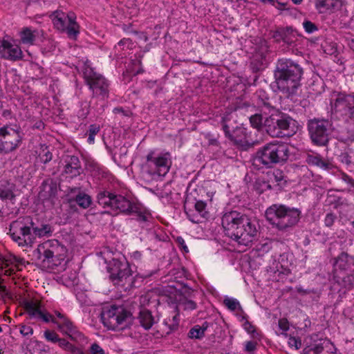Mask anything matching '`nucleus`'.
Segmentation results:
<instances>
[{"label":"nucleus","mask_w":354,"mask_h":354,"mask_svg":"<svg viewBox=\"0 0 354 354\" xmlns=\"http://www.w3.org/2000/svg\"><path fill=\"white\" fill-rule=\"evenodd\" d=\"M24 307L30 319L42 320L46 323L53 322L60 332L75 342H81L84 339V335L78 330L69 318L58 311L55 312L56 317H54L42 308L39 300L27 301L24 304Z\"/></svg>","instance_id":"nucleus-1"},{"label":"nucleus","mask_w":354,"mask_h":354,"mask_svg":"<svg viewBox=\"0 0 354 354\" xmlns=\"http://www.w3.org/2000/svg\"><path fill=\"white\" fill-rule=\"evenodd\" d=\"M96 199L100 206L109 208L116 214H135L140 222H147L151 218V214L142 205L131 202L122 195L115 194L106 189H100Z\"/></svg>","instance_id":"nucleus-2"},{"label":"nucleus","mask_w":354,"mask_h":354,"mask_svg":"<svg viewBox=\"0 0 354 354\" xmlns=\"http://www.w3.org/2000/svg\"><path fill=\"white\" fill-rule=\"evenodd\" d=\"M225 234L239 245L247 246L257 234L256 226L250 219L236 211L225 213L221 218Z\"/></svg>","instance_id":"nucleus-3"},{"label":"nucleus","mask_w":354,"mask_h":354,"mask_svg":"<svg viewBox=\"0 0 354 354\" xmlns=\"http://www.w3.org/2000/svg\"><path fill=\"white\" fill-rule=\"evenodd\" d=\"M302 74L303 69L298 64L290 59H279L274 71L275 81L270 87L274 92L281 90L293 95L300 85Z\"/></svg>","instance_id":"nucleus-4"},{"label":"nucleus","mask_w":354,"mask_h":354,"mask_svg":"<svg viewBox=\"0 0 354 354\" xmlns=\"http://www.w3.org/2000/svg\"><path fill=\"white\" fill-rule=\"evenodd\" d=\"M296 124L290 116L267 104V133L270 136L290 137L296 133Z\"/></svg>","instance_id":"nucleus-5"},{"label":"nucleus","mask_w":354,"mask_h":354,"mask_svg":"<svg viewBox=\"0 0 354 354\" xmlns=\"http://www.w3.org/2000/svg\"><path fill=\"white\" fill-rule=\"evenodd\" d=\"M66 248L56 239L48 240L37 246L35 257L44 267L53 268L61 263L66 257Z\"/></svg>","instance_id":"nucleus-6"},{"label":"nucleus","mask_w":354,"mask_h":354,"mask_svg":"<svg viewBox=\"0 0 354 354\" xmlns=\"http://www.w3.org/2000/svg\"><path fill=\"white\" fill-rule=\"evenodd\" d=\"M82 71L85 82L92 92V97L99 100L106 99L109 94V81L95 71L88 62L84 64Z\"/></svg>","instance_id":"nucleus-7"},{"label":"nucleus","mask_w":354,"mask_h":354,"mask_svg":"<svg viewBox=\"0 0 354 354\" xmlns=\"http://www.w3.org/2000/svg\"><path fill=\"white\" fill-rule=\"evenodd\" d=\"M34 225L30 216L19 217L10 223L9 234L19 246L31 245L34 240L31 233Z\"/></svg>","instance_id":"nucleus-8"},{"label":"nucleus","mask_w":354,"mask_h":354,"mask_svg":"<svg viewBox=\"0 0 354 354\" xmlns=\"http://www.w3.org/2000/svg\"><path fill=\"white\" fill-rule=\"evenodd\" d=\"M51 19L57 30L66 33L70 39H77L80 34V26L73 12L66 13L56 10L51 15Z\"/></svg>","instance_id":"nucleus-9"},{"label":"nucleus","mask_w":354,"mask_h":354,"mask_svg":"<svg viewBox=\"0 0 354 354\" xmlns=\"http://www.w3.org/2000/svg\"><path fill=\"white\" fill-rule=\"evenodd\" d=\"M131 313L122 306L113 305L104 309L102 313L104 325L109 329L121 330L127 324Z\"/></svg>","instance_id":"nucleus-10"},{"label":"nucleus","mask_w":354,"mask_h":354,"mask_svg":"<svg viewBox=\"0 0 354 354\" xmlns=\"http://www.w3.org/2000/svg\"><path fill=\"white\" fill-rule=\"evenodd\" d=\"M331 123L328 120L314 118L309 120L307 128L313 143L317 146H326L331 133Z\"/></svg>","instance_id":"nucleus-11"},{"label":"nucleus","mask_w":354,"mask_h":354,"mask_svg":"<svg viewBox=\"0 0 354 354\" xmlns=\"http://www.w3.org/2000/svg\"><path fill=\"white\" fill-rule=\"evenodd\" d=\"M22 136L19 129L8 126L0 128V153L8 154L16 150L21 145Z\"/></svg>","instance_id":"nucleus-12"},{"label":"nucleus","mask_w":354,"mask_h":354,"mask_svg":"<svg viewBox=\"0 0 354 354\" xmlns=\"http://www.w3.org/2000/svg\"><path fill=\"white\" fill-rule=\"evenodd\" d=\"M333 344L326 339H319L317 335H310L306 339V346L302 354H334Z\"/></svg>","instance_id":"nucleus-13"},{"label":"nucleus","mask_w":354,"mask_h":354,"mask_svg":"<svg viewBox=\"0 0 354 354\" xmlns=\"http://www.w3.org/2000/svg\"><path fill=\"white\" fill-rule=\"evenodd\" d=\"M110 279L115 285L128 287L131 286L133 277L132 272L127 263L116 261L111 268Z\"/></svg>","instance_id":"nucleus-14"},{"label":"nucleus","mask_w":354,"mask_h":354,"mask_svg":"<svg viewBox=\"0 0 354 354\" xmlns=\"http://www.w3.org/2000/svg\"><path fill=\"white\" fill-rule=\"evenodd\" d=\"M146 158L148 166L153 169V173L164 176L169 171L171 165L169 153H156L155 151H150Z\"/></svg>","instance_id":"nucleus-15"},{"label":"nucleus","mask_w":354,"mask_h":354,"mask_svg":"<svg viewBox=\"0 0 354 354\" xmlns=\"http://www.w3.org/2000/svg\"><path fill=\"white\" fill-rule=\"evenodd\" d=\"M336 113L344 118L345 120L354 123V96L339 93L334 103Z\"/></svg>","instance_id":"nucleus-16"},{"label":"nucleus","mask_w":354,"mask_h":354,"mask_svg":"<svg viewBox=\"0 0 354 354\" xmlns=\"http://www.w3.org/2000/svg\"><path fill=\"white\" fill-rule=\"evenodd\" d=\"M268 158L272 163H279L286 161L288 157V146L286 143L274 140L267 142Z\"/></svg>","instance_id":"nucleus-17"},{"label":"nucleus","mask_w":354,"mask_h":354,"mask_svg":"<svg viewBox=\"0 0 354 354\" xmlns=\"http://www.w3.org/2000/svg\"><path fill=\"white\" fill-rule=\"evenodd\" d=\"M300 214L298 209L287 207L281 220L274 222V226L279 230H286L298 223Z\"/></svg>","instance_id":"nucleus-18"},{"label":"nucleus","mask_w":354,"mask_h":354,"mask_svg":"<svg viewBox=\"0 0 354 354\" xmlns=\"http://www.w3.org/2000/svg\"><path fill=\"white\" fill-rule=\"evenodd\" d=\"M334 267V277L337 273L342 274L347 272H354V257L342 252L335 259Z\"/></svg>","instance_id":"nucleus-19"},{"label":"nucleus","mask_w":354,"mask_h":354,"mask_svg":"<svg viewBox=\"0 0 354 354\" xmlns=\"http://www.w3.org/2000/svg\"><path fill=\"white\" fill-rule=\"evenodd\" d=\"M0 55L4 59L15 61L22 57V51L18 45L2 39L0 41Z\"/></svg>","instance_id":"nucleus-20"},{"label":"nucleus","mask_w":354,"mask_h":354,"mask_svg":"<svg viewBox=\"0 0 354 354\" xmlns=\"http://www.w3.org/2000/svg\"><path fill=\"white\" fill-rule=\"evenodd\" d=\"M58 187L56 181L53 179H46L43 181L39 193V198L42 201L53 199L57 193Z\"/></svg>","instance_id":"nucleus-21"},{"label":"nucleus","mask_w":354,"mask_h":354,"mask_svg":"<svg viewBox=\"0 0 354 354\" xmlns=\"http://www.w3.org/2000/svg\"><path fill=\"white\" fill-rule=\"evenodd\" d=\"M346 4V0H317L315 6L319 12L322 13V8L335 12L341 10Z\"/></svg>","instance_id":"nucleus-22"},{"label":"nucleus","mask_w":354,"mask_h":354,"mask_svg":"<svg viewBox=\"0 0 354 354\" xmlns=\"http://www.w3.org/2000/svg\"><path fill=\"white\" fill-rule=\"evenodd\" d=\"M64 172L70 177H76L82 173V167L78 157L75 156H68L65 160Z\"/></svg>","instance_id":"nucleus-23"},{"label":"nucleus","mask_w":354,"mask_h":354,"mask_svg":"<svg viewBox=\"0 0 354 354\" xmlns=\"http://www.w3.org/2000/svg\"><path fill=\"white\" fill-rule=\"evenodd\" d=\"M229 138L236 145L244 148L252 147L259 143V142H250L246 136L245 129L242 128L237 129L232 135H229Z\"/></svg>","instance_id":"nucleus-24"},{"label":"nucleus","mask_w":354,"mask_h":354,"mask_svg":"<svg viewBox=\"0 0 354 354\" xmlns=\"http://www.w3.org/2000/svg\"><path fill=\"white\" fill-rule=\"evenodd\" d=\"M287 207L283 205L274 204L267 208V221L274 226V222L281 220Z\"/></svg>","instance_id":"nucleus-25"},{"label":"nucleus","mask_w":354,"mask_h":354,"mask_svg":"<svg viewBox=\"0 0 354 354\" xmlns=\"http://www.w3.org/2000/svg\"><path fill=\"white\" fill-rule=\"evenodd\" d=\"M138 320L142 327L145 330H149L154 324V317L151 315V311L147 309L140 310L138 316Z\"/></svg>","instance_id":"nucleus-26"},{"label":"nucleus","mask_w":354,"mask_h":354,"mask_svg":"<svg viewBox=\"0 0 354 354\" xmlns=\"http://www.w3.org/2000/svg\"><path fill=\"white\" fill-rule=\"evenodd\" d=\"M207 204L203 201H197L195 203V209L198 213V215H194L192 216L187 213L189 219L194 223H198L201 222V218H205L207 212L206 210Z\"/></svg>","instance_id":"nucleus-27"},{"label":"nucleus","mask_w":354,"mask_h":354,"mask_svg":"<svg viewBox=\"0 0 354 354\" xmlns=\"http://www.w3.org/2000/svg\"><path fill=\"white\" fill-rule=\"evenodd\" d=\"M306 162L310 165H315L326 170L332 168V164L324 160L320 156L308 154Z\"/></svg>","instance_id":"nucleus-28"},{"label":"nucleus","mask_w":354,"mask_h":354,"mask_svg":"<svg viewBox=\"0 0 354 354\" xmlns=\"http://www.w3.org/2000/svg\"><path fill=\"white\" fill-rule=\"evenodd\" d=\"M335 278L338 283L342 285L346 288H351L354 286V272H345L342 274L337 273Z\"/></svg>","instance_id":"nucleus-29"},{"label":"nucleus","mask_w":354,"mask_h":354,"mask_svg":"<svg viewBox=\"0 0 354 354\" xmlns=\"http://www.w3.org/2000/svg\"><path fill=\"white\" fill-rule=\"evenodd\" d=\"M15 185L13 183L6 182V184H2L0 186V199L12 200L15 196Z\"/></svg>","instance_id":"nucleus-30"},{"label":"nucleus","mask_w":354,"mask_h":354,"mask_svg":"<svg viewBox=\"0 0 354 354\" xmlns=\"http://www.w3.org/2000/svg\"><path fill=\"white\" fill-rule=\"evenodd\" d=\"M266 146L261 148L257 153L252 160V167L254 169H263L266 165V160L264 159Z\"/></svg>","instance_id":"nucleus-31"},{"label":"nucleus","mask_w":354,"mask_h":354,"mask_svg":"<svg viewBox=\"0 0 354 354\" xmlns=\"http://www.w3.org/2000/svg\"><path fill=\"white\" fill-rule=\"evenodd\" d=\"M21 41L24 44H33L36 35L29 28H24L19 33Z\"/></svg>","instance_id":"nucleus-32"},{"label":"nucleus","mask_w":354,"mask_h":354,"mask_svg":"<svg viewBox=\"0 0 354 354\" xmlns=\"http://www.w3.org/2000/svg\"><path fill=\"white\" fill-rule=\"evenodd\" d=\"M208 324L207 322H204L202 326L196 325L190 329L188 336L192 339H201L204 336Z\"/></svg>","instance_id":"nucleus-33"},{"label":"nucleus","mask_w":354,"mask_h":354,"mask_svg":"<svg viewBox=\"0 0 354 354\" xmlns=\"http://www.w3.org/2000/svg\"><path fill=\"white\" fill-rule=\"evenodd\" d=\"M32 230L33 234L39 237L50 236L53 233V227L48 224H42L39 227H35L34 225Z\"/></svg>","instance_id":"nucleus-34"},{"label":"nucleus","mask_w":354,"mask_h":354,"mask_svg":"<svg viewBox=\"0 0 354 354\" xmlns=\"http://www.w3.org/2000/svg\"><path fill=\"white\" fill-rule=\"evenodd\" d=\"M75 201L80 207L86 209L91 205L92 198L88 194L84 192H80L76 195Z\"/></svg>","instance_id":"nucleus-35"},{"label":"nucleus","mask_w":354,"mask_h":354,"mask_svg":"<svg viewBox=\"0 0 354 354\" xmlns=\"http://www.w3.org/2000/svg\"><path fill=\"white\" fill-rule=\"evenodd\" d=\"M87 169L94 176H100L104 172L103 167L94 161L88 162Z\"/></svg>","instance_id":"nucleus-36"},{"label":"nucleus","mask_w":354,"mask_h":354,"mask_svg":"<svg viewBox=\"0 0 354 354\" xmlns=\"http://www.w3.org/2000/svg\"><path fill=\"white\" fill-rule=\"evenodd\" d=\"M223 303L231 310H235L238 308L241 309L239 301L236 299L227 297L224 299Z\"/></svg>","instance_id":"nucleus-37"},{"label":"nucleus","mask_w":354,"mask_h":354,"mask_svg":"<svg viewBox=\"0 0 354 354\" xmlns=\"http://www.w3.org/2000/svg\"><path fill=\"white\" fill-rule=\"evenodd\" d=\"M100 127L96 124H91L88 127V142L89 144H93L95 140V135L99 132Z\"/></svg>","instance_id":"nucleus-38"},{"label":"nucleus","mask_w":354,"mask_h":354,"mask_svg":"<svg viewBox=\"0 0 354 354\" xmlns=\"http://www.w3.org/2000/svg\"><path fill=\"white\" fill-rule=\"evenodd\" d=\"M239 319L240 322H243L242 326L248 333L252 334L255 331L254 326L248 321L246 315H240Z\"/></svg>","instance_id":"nucleus-39"},{"label":"nucleus","mask_w":354,"mask_h":354,"mask_svg":"<svg viewBox=\"0 0 354 354\" xmlns=\"http://www.w3.org/2000/svg\"><path fill=\"white\" fill-rule=\"evenodd\" d=\"M178 322H179L178 315L175 314V315H172L171 319L170 317H168L167 319H166L165 320V324L166 325H167L168 327L171 330H174L178 326Z\"/></svg>","instance_id":"nucleus-40"},{"label":"nucleus","mask_w":354,"mask_h":354,"mask_svg":"<svg viewBox=\"0 0 354 354\" xmlns=\"http://www.w3.org/2000/svg\"><path fill=\"white\" fill-rule=\"evenodd\" d=\"M250 122L254 128L259 130L262 124V115L260 114H255L252 115L250 118Z\"/></svg>","instance_id":"nucleus-41"},{"label":"nucleus","mask_w":354,"mask_h":354,"mask_svg":"<svg viewBox=\"0 0 354 354\" xmlns=\"http://www.w3.org/2000/svg\"><path fill=\"white\" fill-rule=\"evenodd\" d=\"M180 306H181L185 310H193L196 308L197 304L192 300L184 299L182 300L180 304Z\"/></svg>","instance_id":"nucleus-42"},{"label":"nucleus","mask_w":354,"mask_h":354,"mask_svg":"<svg viewBox=\"0 0 354 354\" xmlns=\"http://www.w3.org/2000/svg\"><path fill=\"white\" fill-rule=\"evenodd\" d=\"M288 343L290 347L295 348L296 350H298L301 347V341L299 337L290 336L288 338Z\"/></svg>","instance_id":"nucleus-43"},{"label":"nucleus","mask_w":354,"mask_h":354,"mask_svg":"<svg viewBox=\"0 0 354 354\" xmlns=\"http://www.w3.org/2000/svg\"><path fill=\"white\" fill-rule=\"evenodd\" d=\"M46 339L51 342L56 343L59 340V335L54 331L46 330L44 332Z\"/></svg>","instance_id":"nucleus-44"},{"label":"nucleus","mask_w":354,"mask_h":354,"mask_svg":"<svg viewBox=\"0 0 354 354\" xmlns=\"http://www.w3.org/2000/svg\"><path fill=\"white\" fill-rule=\"evenodd\" d=\"M349 151H344V152H342L339 156V160L341 162L346 165H349L351 164L352 162V158H351V156H350L349 154Z\"/></svg>","instance_id":"nucleus-45"},{"label":"nucleus","mask_w":354,"mask_h":354,"mask_svg":"<svg viewBox=\"0 0 354 354\" xmlns=\"http://www.w3.org/2000/svg\"><path fill=\"white\" fill-rule=\"evenodd\" d=\"M303 26L308 33H312L318 30L317 26L310 21H305L303 23Z\"/></svg>","instance_id":"nucleus-46"},{"label":"nucleus","mask_w":354,"mask_h":354,"mask_svg":"<svg viewBox=\"0 0 354 354\" xmlns=\"http://www.w3.org/2000/svg\"><path fill=\"white\" fill-rule=\"evenodd\" d=\"M279 327L281 330V334H285L289 329L290 324L287 319L282 318L279 320Z\"/></svg>","instance_id":"nucleus-47"},{"label":"nucleus","mask_w":354,"mask_h":354,"mask_svg":"<svg viewBox=\"0 0 354 354\" xmlns=\"http://www.w3.org/2000/svg\"><path fill=\"white\" fill-rule=\"evenodd\" d=\"M336 218V216L333 213L327 214L324 219L325 225L327 227H331L333 225Z\"/></svg>","instance_id":"nucleus-48"},{"label":"nucleus","mask_w":354,"mask_h":354,"mask_svg":"<svg viewBox=\"0 0 354 354\" xmlns=\"http://www.w3.org/2000/svg\"><path fill=\"white\" fill-rule=\"evenodd\" d=\"M64 350L69 351L73 354H83L82 351L80 348L75 347L70 342H68L66 344V346L64 348Z\"/></svg>","instance_id":"nucleus-49"},{"label":"nucleus","mask_w":354,"mask_h":354,"mask_svg":"<svg viewBox=\"0 0 354 354\" xmlns=\"http://www.w3.org/2000/svg\"><path fill=\"white\" fill-rule=\"evenodd\" d=\"M90 351L92 354H105L104 351L96 343L91 346Z\"/></svg>","instance_id":"nucleus-50"},{"label":"nucleus","mask_w":354,"mask_h":354,"mask_svg":"<svg viewBox=\"0 0 354 354\" xmlns=\"http://www.w3.org/2000/svg\"><path fill=\"white\" fill-rule=\"evenodd\" d=\"M33 333L32 328L29 326L23 325L20 327V333L24 336L32 335Z\"/></svg>","instance_id":"nucleus-51"},{"label":"nucleus","mask_w":354,"mask_h":354,"mask_svg":"<svg viewBox=\"0 0 354 354\" xmlns=\"http://www.w3.org/2000/svg\"><path fill=\"white\" fill-rule=\"evenodd\" d=\"M267 1H269L270 3L272 4V6H275L279 10H282L288 9V8H286L287 3H279L275 0H267Z\"/></svg>","instance_id":"nucleus-52"},{"label":"nucleus","mask_w":354,"mask_h":354,"mask_svg":"<svg viewBox=\"0 0 354 354\" xmlns=\"http://www.w3.org/2000/svg\"><path fill=\"white\" fill-rule=\"evenodd\" d=\"M267 174H268L270 180H272V178H274L277 182H279V181H281V180H283V176L281 174V172L279 171H277V174H275V173L270 174V172H268Z\"/></svg>","instance_id":"nucleus-53"},{"label":"nucleus","mask_w":354,"mask_h":354,"mask_svg":"<svg viewBox=\"0 0 354 354\" xmlns=\"http://www.w3.org/2000/svg\"><path fill=\"white\" fill-rule=\"evenodd\" d=\"M40 160L43 163L46 164L52 160V153L49 151H47L43 155L40 156Z\"/></svg>","instance_id":"nucleus-54"},{"label":"nucleus","mask_w":354,"mask_h":354,"mask_svg":"<svg viewBox=\"0 0 354 354\" xmlns=\"http://www.w3.org/2000/svg\"><path fill=\"white\" fill-rule=\"evenodd\" d=\"M176 242L185 252H189L188 248L185 244V241L182 237H177Z\"/></svg>","instance_id":"nucleus-55"},{"label":"nucleus","mask_w":354,"mask_h":354,"mask_svg":"<svg viewBox=\"0 0 354 354\" xmlns=\"http://www.w3.org/2000/svg\"><path fill=\"white\" fill-rule=\"evenodd\" d=\"M256 348V343L254 342L249 341L245 344V351L248 352H252Z\"/></svg>","instance_id":"nucleus-56"},{"label":"nucleus","mask_w":354,"mask_h":354,"mask_svg":"<svg viewBox=\"0 0 354 354\" xmlns=\"http://www.w3.org/2000/svg\"><path fill=\"white\" fill-rule=\"evenodd\" d=\"M139 300L141 306H145L149 302V297L147 295H141Z\"/></svg>","instance_id":"nucleus-57"},{"label":"nucleus","mask_w":354,"mask_h":354,"mask_svg":"<svg viewBox=\"0 0 354 354\" xmlns=\"http://www.w3.org/2000/svg\"><path fill=\"white\" fill-rule=\"evenodd\" d=\"M68 342L66 341L65 339H61L59 338V340L57 341V343L59 344V346L62 348L63 349H64V348L66 347V344L68 343Z\"/></svg>","instance_id":"nucleus-58"},{"label":"nucleus","mask_w":354,"mask_h":354,"mask_svg":"<svg viewBox=\"0 0 354 354\" xmlns=\"http://www.w3.org/2000/svg\"><path fill=\"white\" fill-rule=\"evenodd\" d=\"M130 42V40L129 39H121L118 43V46H124L125 44H129Z\"/></svg>","instance_id":"nucleus-59"},{"label":"nucleus","mask_w":354,"mask_h":354,"mask_svg":"<svg viewBox=\"0 0 354 354\" xmlns=\"http://www.w3.org/2000/svg\"><path fill=\"white\" fill-rule=\"evenodd\" d=\"M223 129L225 136L229 138V135H232L230 133L229 127L227 124H223Z\"/></svg>","instance_id":"nucleus-60"},{"label":"nucleus","mask_w":354,"mask_h":354,"mask_svg":"<svg viewBox=\"0 0 354 354\" xmlns=\"http://www.w3.org/2000/svg\"><path fill=\"white\" fill-rule=\"evenodd\" d=\"M258 183H256V185H255V189L257 191V192L259 194H261L263 193V189H260L258 186Z\"/></svg>","instance_id":"nucleus-61"},{"label":"nucleus","mask_w":354,"mask_h":354,"mask_svg":"<svg viewBox=\"0 0 354 354\" xmlns=\"http://www.w3.org/2000/svg\"><path fill=\"white\" fill-rule=\"evenodd\" d=\"M122 110L121 108H115L113 109V112L114 113H120V112H122Z\"/></svg>","instance_id":"nucleus-62"},{"label":"nucleus","mask_w":354,"mask_h":354,"mask_svg":"<svg viewBox=\"0 0 354 354\" xmlns=\"http://www.w3.org/2000/svg\"><path fill=\"white\" fill-rule=\"evenodd\" d=\"M292 2L295 3V4H300L301 2H302V0H292Z\"/></svg>","instance_id":"nucleus-63"},{"label":"nucleus","mask_w":354,"mask_h":354,"mask_svg":"<svg viewBox=\"0 0 354 354\" xmlns=\"http://www.w3.org/2000/svg\"><path fill=\"white\" fill-rule=\"evenodd\" d=\"M350 183L354 187V180H351Z\"/></svg>","instance_id":"nucleus-64"}]
</instances>
